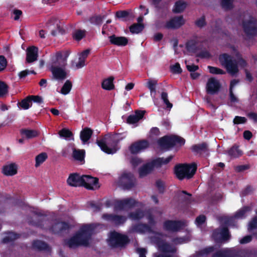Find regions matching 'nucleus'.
Here are the masks:
<instances>
[{
	"mask_svg": "<svg viewBox=\"0 0 257 257\" xmlns=\"http://www.w3.org/2000/svg\"><path fill=\"white\" fill-rule=\"evenodd\" d=\"M30 97L31 101H33L36 103H38L39 104L42 103L43 102V99L41 96L39 95H29Z\"/></svg>",
	"mask_w": 257,
	"mask_h": 257,
	"instance_id": "nucleus-64",
	"label": "nucleus"
},
{
	"mask_svg": "<svg viewBox=\"0 0 257 257\" xmlns=\"http://www.w3.org/2000/svg\"><path fill=\"white\" fill-rule=\"evenodd\" d=\"M8 85L4 81L0 80V98L5 96L8 93Z\"/></svg>",
	"mask_w": 257,
	"mask_h": 257,
	"instance_id": "nucleus-48",
	"label": "nucleus"
},
{
	"mask_svg": "<svg viewBox=\"0 0 257 257\" xmlns=\"http://www.w3.org/2000/svg\"><path fill=\"white\" fill-rule=\"evenodd\" d=\"M157 84V81L155 80L149 79L147 82V87L149 89L151 92V95L153 93H156V87Z\"/></svg>",
	"mask_w": 257,
	"mask_h": 257,
	"instance_id": "nucleus-46",
	"label": "nucleus"
},
{
	"mask_svg": "<svg viewBox=\"0 0 257 257\" xmlns=\"http://www.w3.org/2000/svg\"><path fill=\"white\" fill-rule=\"evenodd\" d=\"M108 39L111 44L119 47L125 46L128 43V40L126 37L116 36L114 34L109 36Z\"/></svg>",
	"mask_w": 257,
	"mask_h": 257,
	"instance_id": "nucleus-21",
	"label": "nucleus"
},
{
	"mask_svg": "<svg viewBox=\"0 0 257 257\" xmlns=\"http://www.w3.org/2000/svg\"><path fill=\"white\" fill-rule=\"evenodd\" d=\"M181 193L187 195L186 196L182 197V200L186 203H190L191 202L192 194L188 193L185 190H182L181 191Z\"/></svg>",
	"mask_w": 257,
	"mask_h": 257,
	"instance_id": "nucleus-62",
	"label": "nucleus"
},
{
	"mask_svg": "<svg viewBox=\"0 0 257 257\" xmlns=\"http://www.w3.org/2000/svg\"><path fill=\"white\" fill-rule=\"evenodd\" d=\"M38 57V48L35 46L29 47L27 49L26 62L31 63L37 60Z\"/></svg>",
	"mask_w": 257,
	"mask_h": 257,
	"instance_id": "nucleus-22",
	"label": "nucleus"
},
{
	"mask_svg": "<svg viewBox=\"0 0 257 257\" xmlns=\"http://www.w3.org/2000/svg\"><path fill=\"white\" fill-rule=\"evenodd\" d=\"M93 131L90 128L85 127L80 132V137L83 144L87 143L91 138Z\"/></svg>",
	"mask_w": 257,
	"mask_h": 257,
	"instance_id": "nucleus-30",
	"label": "nucleus"
},
{
	"mask_svg": "<svg viewBox=\"0 0 257 257\" xmlns=\"http://www.w3.org/2000/svg\"><path fill=\"white\" fill-rule=\"evenodd\" d=\"M30 103L32 104L30 97L28 96L22 100L20 102H19V105L24 109H28L30 106Z\"/></svg>",
	"mask_w": 257,
	"mask_h": 257,
	"instance_id": "nucleus-49",
	"label": "nucleus"
},
{
	"mask_svg": "<svg viewBox=\"0 0 257 257\" xmlns=\"http://www.w3.org/2000/svg\"><path fill=\"white\" fill-rule=\"evenodd\" d=\"M219 60L221 65L225 68L227 72L231 75H234L238 72L237 61L232 56L227 53H223L219 55Z\"/></svg>",
	"mask_w": 257,
	"mask_h": 257,
	"instance_id": "nucleus-6",
	"label": "nucleus"
},
{
	"mask_svg": "<svg viewBox=\"0 0 257 257\" xmlns=\"http://www.w3.org/2000/svg\"><path fill=\"white\" fill-rule=\"evenodd\" d=\"M137 203V201L132 198H126L120 200H117L116 202L115 207L119 210H122L125 207L132 208L136 206Z\"/></svg>",
	"mask_w": 257,
	"mask_h": 257,
	"instance_id": "nucleus-20",
	"label": "nucleus"
},
{
	"mask_svg": "<svg viewBox=\"0 0 257 257\" xmlns=\"http://www.w3.org/2000/svg\"><path fill=\"white\" fill-rule=\"evenodd\" d=\"M122 139L118 134H107L101 139H97L96 143L105 153L113 154L119 150V144Z\"/></svg>",
	"mask_w": 257,
	"mask_h": 257,
	"instance_id": "nucleus-3",
	"label": "nucleus"
},
{
	"mask_svg": "<svg viewBox=\"0 0 257 257\" xmlns=\"http://www.w3.org/2000/svg\"><path fill=\"white\" fill-rule=\"evenodd\" d=\"M221 7L225 10H230L234 7L233 0H220Z\"/></svg>",
	"mask_w": 257,
	"mask_h": 257,
	"instance_id": "nucleus-43",
	"label": "nucleus"
},
{
	"mask_svg": "<svg viewBox=\"0 0 257 257\" xmlns=\"http://www.w3.org/2000/svg\"><path fill=\"white\" fill-rule=\"evenodd\" d=\"M161 99L163 100L164 103L166 104L167 107L169 108H171L173 104L170 102L168 98V93L166 92H162L161 93Z\"/></svg>",
	"mask_w": 257,
	"mask_h": 257,
	"instance_id": "nucleus-54",
	"label": "nucleus"
},
{
	"mask_svg": "<svg viewBox=\"0 0 257 257\" xmlns=\"http://www.w3.org/2000/svg\"><path fill=\"white\" fill-rule=\"evenodd\" d=\"M186 3L182 1H177L174 5L173 12L174 13H181L183 12L186 8Z\"/></svg>",
	"mask_w": 257,
	"mask_h": 257,
	"instance_id": "nucleus-37",
	"label": "nucleus"
},
{
	"mask_svg": "<svg viewBox=\"0 0 257 257\" xmlns=\"http://www.w3.org/2000/svg\"><path fill=\"white\" fill-rule=\"evenodd\" d=\"M72 84L71 82L69 80H66L61 88V93L64 95L68 94L72 88Z\"/></svg>",
	"mask_w": 257,
	"mask_h": 257,
	"instance_id": "nucleus-44",
	"label": "nucleus"
},
{
	"mask_svg": "<svg viewBox=\"0 0 257 257\" xmlns=\"http://www.w3.org/2000/svg\"><path fill=\"white\" fill-rule=\"evenodd\" d=\"M229 250H219L213 253L212 257H228Z\"/></svg>",
	"mask_w": 257,
	"mask_h": 257,
	"instance_id": "nucleus-53",
	"label": "nucleus"
},
{
	"mask_svg": "<svg viewBox=\"0 0 257 257\" xmlns=\"http://www.w3.org/2000/svg\"><path fill=\"white\" fill-rule=\"evenodd\" d=\"M150 143L147 140H141L133 143L130 147V151L132 154H137L148 148Z\"/></svg>",
	"mask_w": 257,
	"mask_h": 257,
	"instance_id": "nucleus-15",
	"label": "nucleus"
},
{
	"mask_svg": "<svg viewBox=\"0 0 257 257\" xmlns=\"http://www.w3.org/2000/svg\"><path fill=\"white\" fill-rule=\"evenodd\" d=\"M20 237V235L19 234L12 232H9L8 235L3 238L2 242L3 243H7L14 241Z\"/></svg>",
	"mask_w": 257,
	"mask_h": 257,
	"instance_id": "nucleus-39",
	"label": "nucleus"
},
{
	"mask_svg": "<svg viewBox=\"0 0 257 257\" xmlns=\"http://www.w3.org/2000/svg\"><path fill=\"white\" fill-rule=\"evenodd\" d=\"M130 241L128 237L125 234H122L116 231L110 233L108 244L112 248L124 247Z\"/></svg>",
	"mask_w": 257,
	"mask_h": 257,
	"instance_id": "nucleus-7",
	"label": "nucleus"
},
{
	"mask_svg": "<svg viewBox=\"0 0 257 257\" xmlns=\"http://www.w3.org/2000/svg\"><path fill=\"white\" fill-rule=\"evenodd\" d=\"M246 118L245 117L235 116L233 119V122L234 124H243L246 122Z\"/></svg>",
	"mask_w": 257,
	"mask_h": 257,
	"instance_id": "nucleus-60",
	"label": "nucleus"
},
{
	"mask_svg": "<svg viewBox=\"0 0 257 257\" xmlns=\"http://www.w3.org/2000/svg\"><path fill=\"white\" fill-rule=\"evenodd\" d=\"M2 172L5 175L8 176L15 175L17 173V166L14 163L4 166Z\"/></svg>",
	"mask_w": 257,
	"mask_h": 257,
	"instance_id": "nucleus-27",
	"label": "nucleus"
},
{
	"mask_svg": "<svg viewBox=\"0 0 257 257\" xmlns=\"http://www.w3.org/2000/svg\"><path fill=\"white\" fill-rule=\"evenodd\" d=\"M145 113V110H136L135 114L130 115L127 117L126 122L128 124H134L138 122L143 118Z\"/></svg>",
	"mask_w": 257,
	"mask_h": 257,
	"instance_id": "nucleus-25",
	"label": "nucleus"
},
{
	"mask_svg": "<svg viewBox=\"0 0 257 257\" xmlns=\"http://www.w3.org/2000/svg\"><path fill=\"white\" fill-rule=\"evenodd\" d=\"M114 78L113 76H110L106 79H104L101 83V87L106 90H111L114 88L113 80Z\"/></svg>",
	"mask_w": 257,
	"mask_h": 257,
	"instance_id": "nucleus-32",
	"label": "nucleus"
},
{
	"mask_svg": "<svg viewBox=\"0 0 257 257\" xmlns=\"http://www.w3.org/2000/svg\"><path fill=\"white\" fill-rule=\"evenodd\" d=\"M103 18L100 15H95L90 17L89 21L93 25L100 26L102 23Z\"/></svg>",
	"mask_w": 257,
	"mask_h": 257,
	"instance_id": "nucleus-45",
	"label": "nucleus"
},
{
	"mask_svg": "<svg viewBox=\"0 0 257 257\" xmlns=\"http://www.w3.org/2000/svg\"><path fill=\"white\" fill-rule=\"evenodd\" d=\"M212 237L216 243H220L228 240L231 235L227 226H223L221 228H216L213 231Z\"/></svg>",
	"mask_w": 257,
	"mask_h": 257,
	"instance_id": "nucleus-11",
	"label": "nucleus"
},
{
	"mask_svg": "<svg viewBox=\"0 0 257 257\" xmlns=\"http://www.w3.org/2000/svg\"><path fill=\"white\" fill-rule=\"evenodd\" d=\"M242 28L245 34L249 37L257 35V20L250 16L248 20L242 21Z\"/></svg>",
	"mask_w": 257,
	"mask_h": 257,
	"instance_id": "nucleus-10",
	"label": "nucleus"
},
{
	"mask_svg": "<svg viewBox=\"0 0 257 257\" xmlns=\"http://www.w3.org/2000/svg\"><path fill=\"white\" fill-rule=\"evenodd\" d=\"M65 67L60 66L57 65L56 62H53L50 68L53 77L57 80H64L67 77V73L65 70Z\"/></svg>",
	"mask_w": 257,
	"mask_h": 257,
	"instance_id": "nucleus-13",
	"label": "nucleus"
},
{
	"mask_svg": "<svg viewBox=\"0 0 257 257\" xmlns=\"http://www.w3.org/2000/svg\"><path fill=\"white\" fill-rule=\"evenodd\" d=\"M96 227V224L93 223L82 226L71 237L65 241V245L70 248H76L81 246H88Z\"/></svg>",
	"mask_w": 257,
	"mask_h": 257,
	"instance_id": "nucleus-2",
	"label": "nucleus"
},
{
	"mask_svg": "<svg viewBox=\"0 0 257 257\" xmlns=\"http://www.w3.org/2000/svg\"><path fill=\"white\" fill-rule=\"evenodd\" d=\"M85 151L84 150L76 149L73 148L72 157L76 161H79L81 164L85 162L84 158Z\"/></svg>",
	"mask_w": 257,
	"mask_h": 257,
	"instance_id": "nucleus-28",
	"label": "nucleus"
},
{
	"mask_svg": "<svg viewBox=\"0 0 257 257\" xmlns=\"http://www.w3.org/2000/svg\"><path fill=\"white\" fill-rule=\"evenodd\" d=\"M48 158V155L46 153H41L36 157L35 166L39 167L41 164L44 162Z\"/></svg>",
	"mask_w": 257,
	"mask_h": 257,
	"instance_id": "nucleus-42",
	"label": "nucleus"
},
{
	"mask_svg": "<svg viewBox=\"0 0 257 257\" xmlns=\"http://www.w3.org/2000/svg\"><path fill=\"white\" fill-rule=\"evenodd\" d=\"M20 133L22 135L25 136L27 139H32L38 135V132L33 130L22 129Z\"/></svg>",
	"mask_w": 257,
	"mask_h": 257,
	"instance_id": "nucleus-40",
	"label": "nucleus"
},
{
	"mask_svg": "<svg viewBox=\"0 0 257 257\" xmlns=\"http://www.w3.org/2000/svg\"><path fill=\"white\" fill-rule=\"evenodd\" d=\"M102 218L117 226L123 225L127 219V217L125 216L112 213H104Z\"/></svg>",
	"mask_w": 257,
	"mask_h": 257,
	"instance_id": "nucleus-12",
	"label": "nucleus"
},
{
	"mask_svg": "<svg viewBox=\"0 0 257 257\" xmlns=\"http://www.w3.org/2000/svg\"><path fill=\"white\" fill-rule=\"evenodd\" d=\"M132 230L140 233H153L152 227L148 224L139 223L132 225Z\"/></svg>",
	"mask_w": 257,
	"mask_h": 257,
	"instance_id": "nucleus-23",
	"label": "nucleus"
},
{
	"mask_svg": "<svg viewBox=\"0 0 257 257\" xmlns=\"http://www.w3.org/2000/svg\"><path fill=\"white\" fill-rule=\"evenodd\" d=\"M32 247L39 251L49 250L48 244L45 242L40 240H34L32 243Z\"/></svg>",
	"mask_w": 257,
	"mask_h": 257,
	"instance_id": "nucleus-31",
	"label": "nucleus"
},
{
	"mask_svg": "<svg viewBox=\"0 0 257 257\" xmlns=\"http://www.w3.org/2000/svg\"><path fill=\"white\" fill-rule=\"evenodd\" d=\"M155 167H156V165L154 163V160L144 165L139 170V177L143 178L146 176L153 171Z\"/></svg>",
	"mask_w": 257,
	"mask_h": 257,
	"instance_id": "nucleus-24",
	"label": "nucleus"
},
{
	"mask_svg": "<svg viewBox=\"0 0 257 257\" xmlns=\"http://www.w3.org/2000/svg\"><path fill=\"white\" fill-rule=\"evenodd\" d=\"M228 155L232 158H239L242 155V151L239 149L238 145L234 144L227 152Z\"/></svg>",
	"mask_w": 257,
	"mask_h": 257,
	"instance_id": "nucleus-29",
	"label": "nucleus"
},
{
	"mask_svg": "<svg viewBox=\"0 0 257 257\" xmlns=\"http://www.w3.org/2000/svg\"><path fill=\"white\" fill-rule=\"evenodd\" d=\"M137 179L134 175L130 172H124L119 177L118 185L123 190H129L135 187Z\"/></svg>",
	"mask_w": 257,
	"mask_h": 257,
	"instance_id": "nucleus-8",
	"label": "nucleus"
},
{
	"mask_svg": "<svg viewBox=\"0 0 257 257\" xmlns=\"http://www.w3.org/2000/svg\"><path fill=\"white\" fill-rule=\"evenodd\" d=\"M257 228V217H254L249 222L248 230L250 231Z\"/></svg>",
	"mask_w": 257,
	"mask_h": 257,
	"instance_id": "nucleus-58",
	"label": "nucleus"
},
{
	"mask_svg": "<svg viewBox=\"0 0 257 257\" xmlns=\"http://www.w3.org/2000/svg\"><path fill=\"white\" fill-rule=\"evenodd\" d=\"M84 181L83 175L80 176L78 173L71 174L67 180V184L72 187L82 186Z\"/></svg>",
	"mask_w": 257,
	"mask_h": 257,
	"instance_id": "nucleus-18",
	"label": "nucleus"
},
{
	"mask_svg": "<svg viewBox=\"0 0 257 257\" xmlns=\"http://www.w3.org/2000/svg\"><path fill=\"white\" fill-rule=\"evenodd\" d=\"M85 36V31L82 30H77L73 35V38L76 41H80Z\"/></svg>",
	"mask_w": 257,
	"mask_h": 257,
	"instance_id": "nucleus-57",
	"label": "nucleus"
},
{
	"mask_svg": "<svg viewBox=\"0 0 257 257\" xmlns=\"http://www.w3.org/2000/svg\"><path fill=\"white\" fill-rule=\"evenodd\" d=\"M208 69L209 72L213 74H224L225 73L224 70L218 67L208 66Z\"/></svg>",
	"mask_w": 257,
	"mask_h": 257,
	"instance_id": "nucleus-52",
	"label": "nucleus"
},
{
	"mask_svg": "<svg viewBox=\"0 0 257 257\" xmlns=\"http://www.w3.org/2000/svg\"><path fill=\"white\" fill-rule=\"evenodd\" d=\"M251 253L246 249L229 250L228 257H250Z\"/></svg>",
	"mask_w": 257,
	"mask_h": 257,
	"instance_id": "nucleus-26",
	"label": "nucleus"
},
{
	"mask_svg": "<svg viewBox=\"0 0 257 257\" xmlns=\"http://www.w3.org/2000/svg\"><path fill=\"white\" fill-rule=\"evenodd\" d=\"M34 213L36 216L29 219V224L48 230L52 234L62 236L69 232L73 227V225L68 222L61 221L60 219H55L50 222L47 215L42 213L34 211Z\"/></svg>",
	"mask_w": 257,
	"mask_h": 257,
	"instance_id": "nucleus-1",
	"label": "nucleus"
},
{
	"mask_svg": "<svg viewBox=\"0 0 257 257\" xmlns=\"http://www.w3.org/2000/svg\"><path fill=\"white\" fill-rule=\"evenodd\" d=\"M251 211V207L248 206H244L237 210L234 215L236 219H243L246 217L245 214Z\"/></svg>",
	"mask_w": 257,
	"mask_h": 257,
	"instance_id": "nucleus-34",
	"label": "nucleus"
},
{
	"mask_svg": "<svg viewBox=\"0 0 257 257\" xmlns=\"http://www.w3.org/2000/svg\"><path fill=\"white\" fill-rule=\"evenodd\" d=\"M144 29L143 24H134L130 27V31L133 33L139 34Z\"/></svg>",
	"mask_w": 257,
	"mask_h": 257,
	"instance_id": "nucleus-41",
	"label": "nucleus"
},
{
	"mask_svg": "<svg viewBox=\"0 0 257 257\" xmlns=\"http://www.w3.org/2000/svg\"><path fill=\"white\" fill-rule=\"evenodd\" d=\"M58 134L61 137L64 138H70L73 136L72 133L66 128H63L59 131Z\"/></svg>",
	"mask_w": 257,
	"mask_h": 257,
	"instance_id": "nucleus-51",
	"label": "nucleus"
},
{
	"mask_svg": "<svg viewBox=\"0 0 257 257\" xmlns=\"http://www.w3.org/2000/svg\"><path fill=\"white\" fill-rule=\"evenodd\" d=\"M130 13L127 11H118L115 13V17L126 21Z\"/></svg>",
	"mask_w": 257,
	"mask_h": 257,
	"instance_id": "nucleus-50",
	"label": "nucleus"
},
{
	"mask_svg": "<svg viewBox=\"0 0 257 257\" xmlns=\"http://www.w3.org/2000/svg\"><path fill=\"white\" fill-rule=\"evenodd\" d=\"M48 27H51L52 26H56L55 29H52L51 32L53 36H56L58 34H63L65 33V30L61 27L60 21L55 17L51 18L48 22Z\"/></svg>",
	"mask_w": 257,
	"mask_h": 257,
	"instance_id": "nucleus-17",
	"label": "nucleus"
},
{
	"mask_svg": "<svg viewBox=\"0 0 257 257\" xmlns=\"http://www.w3.org/2000/svg\"><path fill=\"white\" fill-rule=\"evenodd\" d=\"M208 145L206 143L193 145L191 147L192 152L199 153L201 152H206L207 150Z\"/></svg>",
	"mask_w": 257,
	"mask_h": 257,
	"instance_id": "nucleus-38",
	"label": "nucleus"
},
{
	"mask_svg": "<svg viewBox=\"0 0 257 257\" xmlns=\"http://www.w3.org/2000/svg\"><path fill=\"white\" fill-rule=\"evenodd\" d=\"M63 53V60L59 63V65L60 66L65 67L67 64V59L70 54V52L69 51H66Z\"/></svg>",
	"mask_w": 257,
	"mask_h": 257,
	"instance_id": "nucleus-61",
	"label": "nucleus"
},
{
	"mask_svg": "<svg viewBox=\"0 0 257 257\" xmlns=\"http://www.w3.org/2000/svg\"><path fill=\"white\" fill-rule=\"evenodd\" d=\"M195 25L198 28H202L206 25L205 16L203 15L195 22Z\"/></svg>",
	"mask_w": 257,
	"mask_h": 257,
	"instance_id": "nucleus-55",
	"label": "nucleus"
},
{
	"mask_svg": "<svg viewBox=\"0 0 257 257\" xmlns=\"http://www.w3.org/2000/svg\"><path fill=\"white\" fill-rule=\"evenodd\" d=\"M144 216V212L141 209H137L135 211L130 212L128 214V217L133 220H140Z\"/></svg>",
	"mask_w": 257,
	"mask_h": 257,
	"instance_id": "nucleus-35",
	"label": "nucleus"
},
{
	"mask_svg": "<svg viewBox=\"0 0 257 257\" xmlns=\"http://www.w3.org/2000/svg\"><path fill=\"white\" fill-rule=\"evenodd\" d=\"M173 158V155H170L166 158H164V157L158 158L154 160V163L156 165V168H159L163 165L168 164Z\"/></svg>",
	"mask_w": 257,
	"mask_h": 257,
	"instance_id": "nucleus-33",
	"label": "nucleus"
},
{
	"mask_svg": "<svg viewBox=\"0 0 257 257\" xmlns=\"http://www.w3.org/2000/svg\"><path fill=\"white\" fill-rule=\"evenodd\" d=\"M7 60L5 56L0 55V72L4 71L7 66Z\"/></svg>",
	"mask_w": 257,
	"mask_h": 257,
	"instance_id": "nucleus-59",
	"label": "nucleus"
},
{
	"mask_svg": "<svg viewBox=\"0 0 257 257\" xmlns=\"http://www.w3.org/2000/svg\"><path fill=\"white\" fill-rule=\"evenodd\" d=\"M197 169V165L195 163L191 164H179L174 167V173L180 180L185 178L189 179L193 177Z\"/></svg>",
	"mask_w": 257,
	"mask_h": 257,
	"instance_id": "nucleus-4",
	"label": "nucleus"
},
{
	"mask_svg": "<svg viewBox=\"0 0 257 257\" xmlns=\"http://www.w3.org/2000/svg\"><path fill=\"white\" fill-rule=\"evenodd\" d=\"M185 143V140L184 138L175 135L165 136L158 141V144L160 148L167 150L175 146L182 147L184 145Z\"/></svg>",
	"mask_w": 257,
	"mask_h": 257,
	"instance_id": "nucleus-5",
	"label": "nucleus"
},
{
	"mask_svg": "<svg viewBox=\"0 0 257 257\" xmlns=\"http://www.w3.org/2000/svg\"><path fill=\"white\" fill-rule=\"evenodd\" d=\"M214 250L215 247L214 246H210L199 250L197 253L199 256H203L209 254L214 251Z\"/></svg>",
	"mask_w": 257,
	"mask_h": 257,
	"instance_id": "nucleus-47",
	"label": "nucleus"
},
{
	"mask_svg": "<svg viewBox=\"0 0 257 257\" xmlns=\"http://www.w3.org/2000/svg\"><path fill=\"white\" fill-rule=\"evenodd\" d=\"M220 87L218 81L214 78H209L206 84V91L209 94H214L217 93Z\"/></svg>",
	"mask_w": 257,
	"mask_h": 257,
	"instance_id": "nucleus-19",
	"label": "nucleus"
},
{
	"mask_svg": "<svg viewBox=\"0 0 257 257\" xmlns=\"http://www.w3.org/2000/svg\"><path fill=\"white\" fill-rule=\"evenodd\" d=\"M184 226V222L181 220H167L163 223L164 229L172 232H177L181 230Z\"/></svg>",
	"mask_w": 257,
	"mask_h": 257,
	"instance_id": "nucleus-14",
	"label": "nucleus"
},
{
	"mask_svg": "<svg viewBox=\"0 0 257 257\" xmlns=\"http://www.w3.org/2000/svg\"><path fill=\"white\" fill-rule=\"evenodd\" d=\"M197 45V42L196 40H190L186 43V49L188 52L195 53L198 50Z\"/></svg>",
	"mask_w": 257,
	"mask_h": 257,
	"instance_id": "nucleus-36",
	"label": "nucleus"
},
{
	"mask_svg": "<svg viewBox=\"0 0 257 257\" xmlns=\"http://www.w3.org/2000/svg\"><path fill=\"white\" fill-rule=\"evenodd\" d=\"M185 23V21L183 16H175L167 21L165 24L162 26V23L157 22L156 23V27L158 28L163 27L166 29L176 30L180 28Z\"/></svg>",
	"mask_w": 257,
	"mask_h": 257,
	"instance_id": "nucleus-9",
	"label": "nucleus"
},
{
	"mask_svg": "<svg viewBox=\"0 0 257 257\" xmlns=\"http://www.w3.org/2000/svg\"><path fill=\"white\" fill-rule=\"evenodd\" d=\"M84 183L82 186L89 190H94L99 188V180L97 178L90 175H83Z\"/></svg>",
	"mask_w": 257,
	"mask_h": 257,
	"instance_id": "nucleus-16",
	"label": "nucleus"
},
{
	"mask_svg": "<svg viewBox=\"0 0 257 257\" xmlns=\"http://www.w3.org/2000/svg\"><path fill=\"white\" fill-rule=\"evenodd\" d=\"M206 217L204 215H200L196 218L195 222L197 225L200 226L205 223Z\"/></svg>",
	"mask_w": 257,
	"mask_h": 257,
	"instance_id": "nucleus-63",
	"label": "nucleus"
},
{
	"mask_svg": "<svg viewBox=\"0 0 257 257\" xmlns=\"http://www.w3.org/2000/svg\"><path fill=\"white\" fill-rule=\"evenodd\" d=\"M171 71L174 74H180L182 72V70L179 63H176L174 65L171 66Z\"/></svg>",
	"mask_w": 257,
	"mask_h": 257,
	"instance_id": "nucleus-56",
	"label": "nucleus"
}]
</instances>
